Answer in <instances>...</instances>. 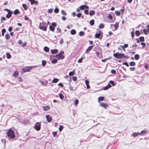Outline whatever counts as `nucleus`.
Returning <instances> with one entry per match:
<instances>
[{"instance_id":"f257e3e1","label":"nucleus","mask_w":149,"mask_h":149,"mask_svg":"<svg viewBox=\"0 0 149 149\" xmlns=\"http://www.w3.org/2000/svg\"><path fill=\"white\" fill-rule=\"evenodd\" d=\"M113 55L115 57L118 59L123 58H128V56H125L124 54L116 53L113 54Z\"/></svg>"},{"instance_id":"f03ea898","label":"nucleus","mask_w":149,"mask_h":149,"mask_svg":"<svg viewBox=\"0 0 149 149\" xmlns=\"http://www.w3.org/2000/svg\"><path fill=\"white\" fill-rule=\"evenodd\" d=\"M7 135L8 138L11 139H14L15 137L14 132L11 129H10L7 131Z\"/></svg>"},{"instance_id":"7ed1b4c3","label":"nucleus","mask_w":149,"mask_h":149,"mask_svg":"<svg viewBox=\"0 0 149 149\" xmlns=\"http://www.w3.org/2000/svg\"><path fill=\"white\" fill-rule=\"evenodd\" d=\"M64 52L63 51L59 53L56 55V57L58 60L63 59L65 56L64 55H63V54H64Z\"/></svg>"},{"instance_id":"20e7f679","label":"nucleus","mask_w":149,"mask_h":149,"mask_svg":"<svg viewBox=\"0 0 149 149\" xmlns=\"http://www.w3.org/2000/svg\"><path fill=\"white\" fill-rule=\"evenodd\" d=\"M33 67H36V66H26L22 68V70L24 72H29L32 69Z\"/></svg>"},{"instance_id":"39448f33","label":"nucleus","mask_w":149,"mask_h":149,"mask_svg":"<svg viewBox=\"0 0 149 149\" xmlns=\"http://www.w3.org/2000/svg\"><path fill=\"white\" fill-rule=\"evenodd\" d=\"M41 124L40 123H37L35 124L34 128L37 131L39 130L40 129Z\"/></svg>"},{"instance_id":"423d86ee","label":"nucleus","mask_w":149,"mask_h":149,"mask_svg":"<svg viewBox=\"0 0 149 149\" xmlns=\"http://www.w3.org/2000/svg\"><path fill=\"white\" fill-rule=\"evenodd\" d=\"M42 108L43 109V110L44 111H47L50 109V107L49 105L46 106H43Z\"/></svg>"},{"instance_id":"0eeeda50","label":"nucleus","mask_w":149,"mask_h":149,"mask_svg":"<svg viewBox=\"0 0 149 149\" xmlns=\"http://www.w3.org/2000/svg\"><path fill=\"white\" fill-rule=\"evenodd\" d=\"M46 118L48 122H50L52 121V118L49 115H47Z\"/></svg>"},{"instance_id":"6e6552de","label":"nucleus","mask_w":149,"mask_h":149,"mask_svg":"<svg viewBox=\"0 0 149 149\" xmlns=\"http://www.w3.org/2000/svg\"><path fill=\"white\" fill-rule=\"evenodd\" d=\"M93 46H90L88 47V48L86 49V53H87L89 52L90 50L92 49L93 48Z\"/></svg>"},{"instance_id":"1a4fd4ad","label":"nucleus","mask_w":149,"mask_h":149,"mask_svg":"<svg viewBox=\"0 0 149 149\" xmlns=\"http://www.w3.org/2000/svg\"><path fill=\"white\" fill-rule=\"evenodd\" d=\"M100 105L102 107L106 108L108 105L107 104L104 103L103 102H101L100 104Z\"/></svg>"},{"instance_id":"9d476101","label":"nucleus","mask_w":149,"mask_h":149,"mask_svg":"<svg viewBox=\"0 0 149 149\" xmlns=\"http://www.w3.org/2000/svg\"><path fill=\"white\" fill-rule=\"evenodd\" d=\"M81 10H83L85 8L87 9L89 7L88 6L85 5H82L80 6Z\"/></svg>"},{"instance_id":"9b49d317","label":"nucleus","mask_w":149,"mask_h":149,"mask_svg":"<svg viewBox=\"0 0 149 149\" xmlns=\"http://www.w3.org/2000/svg\"><path fill=\"white\" fill-rule=\"evenodd\" d=\"M111 87V85L110 84H108L107 86L103 88V90H106Z\"/></svg>"},{"instance_id":"f8f14e48","label":"nucleus","mask_w":149,"mask_h":149,"mask_svg":"<svg viewBox=\"0 0 149 149\" xmlns=\"http://www.w3.org/2000/svg\"><path fill=\"white\" fill-rule=\"evenodd\" d=\"M12 13V11H10V12H8L7 14L6 15V17L7 18H9L11 16V15Z\"/></svg>"},{"instance_id":"ddd939ff","label":"nucleus","mask_w":149,"mask_h":149,"mask_svg":"<svg viewBox=\"0 0 149 149\" xmlns=\"http://www.w3.org/2000/svg\"><path fill=\"white\" fill-rule=\"evenodd\" d=\"M39 28L42 30L46 31L47 30V28L46 27H45L44 26H41L40 25L39 26Z\"/></svg>"},{"instance_id":"4468645a","label":"nucleus","mask_w":149,"mask_h":149,"mask_svg":"<svg viewBox=\"0 0 149 149\" xmlns=\"http://www.w3.org/2000/svg\"><path fill=\"white\" fill-rule=\"evenodd\" d=\"M140 135V133L139 132H134L133 133L132 135L131 136H133L134 137H136L138 135Z\"/></svg>"},{"instance_id":"2eb2a0df","label":"nucleus","mask_w":149,"mask_h":149,"mask_svg":"<svg viewBox=\"0 0 149 149\" xmlns=\"http://www.w3.org/2000/svg\"><path fill=\"white\" fill-rule=\"evenodd\" d=\"M58 52V50L57 49H52L51 50V52L52 54H56Z\"/></svg>"},{"instance_id":"dca6fc26","label":"nucleus","mask_w":149,"mask_h":149,"mask_svg":"<svg viewBox=\"0 0 149 149\" xmlns=\"http://www.w3.org/2000/svg\"><path fill=\"white\" fill-rule=\"evenodd\" d=\"M22 6L24 10H26L28 9V7L27 5L25 4H23L22 5Z\"/></svg>"},{"instance_id":"f3484780","label":"nucleus","mask_w":149,"mask_h":149,"mask_svg":"<svg viewBox=\"0 0 149 149\" xmlns=\"http://www.w3.org/2000/svg\"><path fill=\"white\" fill-rule=\"evenodd\" d=\"M148 132V131L146 130H144L142 131L140 133V135H142L143 134L146 133Z\"/></svg>"},{"instance_id":"a211bd4d","label":"nucleus","mask_w":149,"mask_h":149,"mask_svg":"<svg viewBox=\"0 0 149 149\" xmlns=\"http://www.w3.org/2000/svg\"><path fill=\"white\" fill-rule=\"evenodd\" d=\"M119 26V24L118 23H116L114 25V26L115 27L114 31L116 30L118 28Z\"/></svg>"},{"instance_id":"6ab92c4d","label":"nucleus","mask_w":149,"mask_h":149,"mask_svg":"<svg viewBox=\"0 0 149 149\" xmlns=\"http://www.w3.org/2000/svg\"><path fill=\"white\" fill-rule=\"evenodd\" d=\"M135 34L136 36H140V33L139 31L136 30L135 31Z\"/></svg>"},{"instance_id":"aec40b11","label":"nucleus","mask_w":149,"mask_h":149,"mask_svg":"<svg viewBox=\"0 0 149 149\" xmlns=\"http://www.w3.org/2000/svg\"><path fill=\"white\" fill-rule=\"evenodd\" d=\"M128 45L127 44H125V45H124V46H122V45H120V47H121L124 50V48H127V47H128Z\"/></svg>"},{"instance_id":"412c9836","label":"nucleus","mask_w":149,"mask_h":149,"mask_svg":"<svg viewBox=\"0 0 149 149\" xmlns=\"http://www.w3.org/2000/svg\"><path fill=\"white\" fill-rule=\"evenodd\" d=\"M136 65L134 61H132L130 63V66H134Z\"/></svg>"},{"instance_id":"4be33fe9","label":"nucleus","mask_w":149,"mask_h":149,"mask_svg":"<svg viewBox=\"0 0 149 149\" xmlns=\"http://www.w3.org/2000/svg\"><path fill=\"white\" fill-rule=\"evenodd\" d=\"M70 33L72 35H74L76 33V31L75 30L73 29L71 31Z\"/></svg>"},{"instance_id":"5701e85b","label":"nucleus","mask_w":149,"mask_h":149,"mask_svg":"<svg viewBox=\"0 0 149 149\" xmlns=\"http://www.w3.org/2000/svg\"><path fill=\"white\" fill-rule=\"evenodd\" d=\"M44 50L47 52H48L49 51V48L47 47H46V46H45L44 47Z\"/></svg>"},{"instance_id":"b1692460","label":"nucleus","mask_w":149,"mask_h":149,"mask_svg":"<svg viewBox=\"0 0 149 149\" xmlns=\"http://www.w3.org/2000/svg\"><path fill=\"white\" fill-rule=\"evenodd\" d=\"M104 97H99L98 98V101L99 102L100 101H103L104 100Z\"/></svg>"},{"instance_id":"393cba45","label":"nucleus","mask_w":149,"mask_h":149,"mask_svg":"<svg viewBox=\"0 0 149 149\" xmlns=\"http://www.w3.org/2000/svg\"><path fill=\"white\" fill-rule=\"evenodd\" d=\"M59 81V79L57 78H54L52 81L53 83H56Z\"/></svg>"},{"instance_id":"a878e982","label":"nucleus","mask_w":149,"mask_h":149,"mask_svg":"<svg viewBox=\"0 0 149 149\" xmlns=\"http://www.w3.org/2000/svg\"><path fill=\"white\" fill-rule=\"evenodd\" d=\"M95 14L94 11L93 10H91L89 13V14L91 16L94 15Z\"/></svg>"},{"instance_id":"bb28decb","label":"nucleus","mask_w":149,"mask_h":149,"mask_svg":"<svg viewBox=\"0 0 149 149\" xmlns=\"http://www.w3.org/2000/svg\"><path fill=\"white\" fill-rule=\"evenodd\" d=\"M134 57L136 60H138L140 58L139 55L137 54H136L134 56Z\"/></svg>"},{"instance_id":"cd10ccee","label":"nucleus","mask_w":149,"mask_h":149,"mask_svg":"<svg viewBox=\"0 0 149 149\" xmlns=\"http://www.w3.org/2000/svg\"><path fill=\"white\" fill-rule=\"evenodd\" d=\"M6 57H7V58H8V59H10L11 57V55L9 53H7L6 54Z\"/></svg>"},{"instance_id":"c85d7f7f","label":"nucleus","mask_w":149,"mask_h":149,"mask_svg":"<svg viewBox=\"0 0 149 149\" xmlns=\"http://www.w3.org/2000/svg\"><path fill=\"white\" fill-rule=\"evenodd\" d=\"M49 28L50 30L54 32L55 30V28L54 27L50 25L49 26Z\"/></svg>"},{"instance_id":"c756f323","label":"nucleus","mask_w":149,"mask_h":149,"mask_svg":"<svg viewBox=\"0 0 149 149\" xmlns=\"http://www.w3.org/2000/svg\"><path fill=\"white\" fill-rule=\"evenodd\" d=\"M42 65L43 67H44L46 64V62L45 60H43L42 62Z\"/></svg>"},{"instance_id":"7c9ffc66","label":"nucleus","mask_w":149,"mask_h":149,"mask_svg":"<svg viewBox=\"0 0 149 149\" xmlns=\"http://www.w3.org/2000/svg\"><path fill=\"white\" fill-rule=\"evenodd\" d=\"M18 73L17 72H15L13 74V76L15 77H16L18 75Z\"/></svg>"},{"instance_id":"2f4dec72","label":"nucleus","mask_w":149,"mask_h":149,"mask_svg":"<svg viewBox=\"0 0 149 149\" xmlns=\"http://www.w3.org/2000/svg\"><path fill=\"white\" fill-rule=\"evenodd\" d=\"M19 12L18 9H16L14 11V14L15 15H17V14H18L19 13Z\"/></svg>"},{"instance_id":"473e14b6","label":"nucleus","mask_w":149,"mask_h":149,"mask_svg":"<svg viewBox=\"0 0 149 149\" xmlns=\"http://www.w3.org/2000/svg\"><path fill=\"white\" fill-rule=\"evenodd\" d=\"M100 33H96L95 35V37L96 38H99V37L100 36Z\"/></svg>"},{"instance_id":"72a5a7b5","label":"nucleus","mask_w":149,"mask_h":149,"mask_svg":"<svg viewBox=\"0 0 149 149\" xmlns=\"http://www.w3.org/2000/svg\"><path fill=\"white\" fill-rule=\"evenodd\" d=\"M143 31V33L145 34H147L148 33V32H149L148 31V30L146 29H144Z\"/></svg>"},{"instance_id":"f704fd0d","label":"nucleus","mask_w":149,"mask_h":149,"mask_svg":"<svg viewBox=\"0 0 149 149\" xmlns=\"http://www.w3.org/2000/svg\"><path fill=\"white\" fill-rule=\"evenodd\" d=\"M104 26L103 24H100L99 26V28L100 29H102L104 28Z\"/></svg>"},{"instance_id":"c9c22d12","label":"nucleus","mask_w":149,"mask_h":149,"mask_svg":"<svg viewBox=\"0 0 149 149\" xmlns=\"http://www.w3.org/2000/svg\"><path fill=\"white\" fill-rule=\"evenodd\" d=\"M5 37L6 38V40H8L10 39V36L9 34H6Z\"/></svg>"},{"instance_id":"e433bc0d","label":"nucleus","mask_w":149,"mask_h":149,"mask_svg":"<svg viewBox=\"0 0 149 149\" xmlns=\"http://www.w3.org/2000/svg\"><path fill=\"white\" fill-rule=\"evenodd\" d=\"M90 24L91 25H93L94 24V19H92L90 21Z\"/></svg>"},{"instance_id":"4c0bfd02","label":"nucleus","mask_w":149,"mask_h":149,"mask_svg":"<svg viewBox=\"0 0 149 149\" xmlns=\"http://www.w3.org/2000/svg\"><path fill=\"white\" fill-rule=\"evenodd\" d=\"M74 72H75V71H74V70H73L72 71L70 72L69 73V75L70 76L74 75Z\"/></svg>"},{"instance_id":"58836bf2","label":"nucleus","mask_w":149,"mask_h":149,"mask_svg":"<svg viewBox=\"0 0 149 149\" xmlns=\"http://www.w3.org/2000/svg\"><path fill=\"white\" fill-rule=\"evenodd\" d=\"M57 60L56 59H54L52 60L51 62L53 64L57 62Z\"/></svg>"},{"instance_id":"ea45409f","label":"nucleus","mask_w":149,"mask_h":149,"mask_svg":"<svg viewBox=\"0 0 149 149\" xmlns=\"http://www.w3.org/2000/svg\"><path fill=\"white\" fill-rule=\"evenodd\" d=\"M139 39L141 42H143L144 41V38L143 37H140L139 38Z\"/></svg>"},{"instance_id":"a19ab883","label":"nucleus","mask_w":149,"mask_h":149,"mask_svg":"<svg viewBox=\"0 0 149 149\" xmlns=\"http://www.w3.org/2000/svg\"><path fill=\"white\" fill-rule=\"evenodd\" d=\"M40 82L43 86H46L47 85V81L46 83H45V84L44 83V82L42 81H40Z\"/></svg>"},{"instance_id":"79ce46f5","label":"nucleus","mask_w":149,"mask_h":149,"mask_svg":"<svg viewBox=\"0 0 149 149\" xmlns=\"http://www.w3.org/2000/svg\"><path fill=\"white\" fill-rule=\"evenodd\" d=\"M1 31H2V36H4V33L6 32L5 29H2L1 30Z\"/></svg>"},{"instance_id":"37998d69","label":"nucleus","mask_w":149,"mask_h":149,"mask_svg":"<svg viewBox=\"0 0 149 149\" xmlns=\"http://www.w3.org/2000/svg\"><path fill=\"white\" fill-rule=\"evenodd\" d=\"M84 32L83 31H80L79 33V35L80 36H82L84 35Z\"/></svg>"},{"instance_id":"c03bdc74","label":"nucleus","mask_w":149,"mask_h":149,"mask_svg":"<svg viewBox=\"0 0 149 149\" xmlns=\"http://www.w3.org/2000/svg\"><path fill=\"white\" fill-rule=\"evenodd\" d=\"M61 13L62 15H67L66 13L63 10H62L61 11Z\"/></svg>"},{"instance_id":"a18cd8bd","label":"nucleus","mask_w":149,"mask_h":149,"mask_svg":"<svg viewBox=\"0 0 149 149\" xmlns=\"http://www.w3.org/2000/svg\"><path fill=\"white\" fill-rule=\"evenodd\" d=\"M57 24L56 22H53L52 23V26L54 27H55L56 26Z\"/></svg>"},{"instance_id":"49530a36","label":"nucleus","mask_w":149,"mask_h":149,"mask_svg":"<svg viewBox=\"0 0 149 149\" xmlns=\"http://www.w3.org/2000/svg\"><path fill=\"white\" fill-rule=\"evenodd\" d=\"M53 10L52 8H50L48 10L47 12L48 13H51L52 12Z\"/></svg>"},{"instance_id":"de8ad7c7","label":"nucleus","mask_w":149,"mask_h":149,"mask_svg":"<svg viewBox=\"0 0 149 149\" xmlns=\"http://www.w3.org/2000/svg\"><path fill=\"white\" fill-rule=\"evenodd\" d=\"M116 15L117 16H119L120 14V12L119 11H116L115 12Z\"/></svg>"},{"instance_id":"09e8293b","label":"nucleus","mask_w":149,"mask_h":149,"mask_svg":"<svg viewBox=\"0 0 149 149\" xmlns=\"http://www.w3.org/2000/svg\"><path fill=\"white\" fill-rule=\"evenodd\" d=\"M133 31L131 32V36L132 38H133L134 37V29H133Z\"/></svg>"},{"instance_id":"8fccbe9b","label":"nucleus","mask_w":149,"mask_h":149,"mask_svg":"<svg viewBox=\"0 0 149 149\" xmlns=\"http://www.w3.org/2000/svg\"><path fill=\"white\" fill-rule=\"evenodd\" d=\"M69 89L70 90V91H73L74 90V87L71 86H69Z\"/></svg>"},{"instance_id":"3c124183","label":"nucleus","mask_w":149,"mask_h":149,"mask_svg":"<svg viewBox=\"0 0 149 149\" xmlns=\"http://www.w3.org/2000/svg\"><path fill=\"white\" fill-rule=\"evenodd\" d=\"M29 1L31 2V4H34L36 1L34 0H29Z\"/></svg>"},{"instance_id":"603ef678","label":"nucleus","mask_w":149,"mask_h":149,"mask_svg":"<svg viewBox=\"0 0 149 149\" xmlns=\"http://www.w3.org/2000/svg\"><path fill=\"white\" fill-rule=\"evenodd\" d=\"M58 12H59V9L57 8H55V9L54 10V12L55 13H57Z\"/></svg>"},{"instance_id":"864d4df0","label":"nucleus","mask_w":149,"mask_h":149,"mask_svg":"<svg viewBox=\"0 0 149 149\" xmlns=\"http://www.w3.org/2000/svg\"><path fill=\"white\" fill-rule=\"evenodd\" d=\"M63 127L62 125H60L59 128V130L60 131H61L62 130L63 128Z\"/></svg>"},{"instance_id":"5fc2aeb1","label":"nucleus","mask_w":149,"mask_h":149,"mask_svg":"<svg viewBox=\"0 0 149 149\" xmlns=\"http://www.w3.org/2000/svg\"><path fill=\"white\" fill-rule=\"evenodd\" d=\"M109 84H111L113 86L115 85L114 81H110Z\"/></svg>"},{"instance_id":"6e6d98bb","label":"nucleus","mask_w":149,"mask_h":149,"mask_svg":"<svg viewBox=\"0 0 149 149\" xmlns=\"http://www.w3.org/2000/svg\"><path fill=\"white\" fill-rule=\"evenodd\" d=\"M57 31L56 32L57 33H61V29L59 28H58L57 29Z\"/></svg>"},{"instance_id":"4d7b16f0","label":"nucleus","mask_w":149,"mask_h":149,"mask_svg":"<svg viewBox=\"0 0 149 149\" xmlns=\"http://www.w3.org/2000/svg\"><path fill=\"white\" fill-rule=\"evenodd\" d=\"M59 96L60 98L61 99H63V98H64V96L61 94H59Z\"/></svg>"},{"instance_id":"13d9d810","label":"nucleus","mask_w":149,"mask_h":149,"mask_svg":"<svg viewBox=\"0 0 149 149\" xmlns=\"http://www.w3.org/2000/svg\"><path fill=\"white\" fill-rule=\"evenodd\" d=\"M141 44L143 45L142 47V49H143L146 45V44L144 42H141Z\"/></svg>"},{"instance_id":"bf43d9fd","label":"nucleus","mask_w":149,"mask_h":149,"mask_svg":"<svg viewBox=\"0 0 149 149\" xmlns=\"http://www.w3.org/2000/svg\"><path fill=\"white\" fill-rule=\"evenodd\" d=\"M130 69L132 71H134L135 70V67H130Z\"/></svg>"},{"instance_id":"052dcab7","label":"nucleus","mask_w":149,"mask_h":149,"mask_svg":"<svg viewBox=\"0 0 149 149\" xmlns=\"http://www.w3.org/2000/svg\"><path fill=\"white\" fill-rule=\"evenodd\" d=\"M108 19H112V17L111 15L110 14L109 15L108 17Z\"/></svg>"},{"instance_id":"680f3d73","label":"nucleus","mask_w":149,"mask_h":149,"mask_svg":"<svg viewBox=\"0 0 149 149\" xmlns=\"http://www.w3.org/2000/svg\"><path fill=\"white\" fill-rule=\"evenodd\" d=\"M111 72L113 74H115L116 73V71L114 70H111Z\"/></svg>"},{"instance_id":"e2e57ef3","label":"nucleus","mask_w":149,"mask_h":149,"mask_svg":"<svg viewBox=\"0 0 149 149\" xmlns=\"http://www.w3.org/2000/svg\"><path fill=\"white\" fill-rule=\"evenodd\" d=\"M52 134L54 137H55L57 135L56 132H53L52 133Z\"/></svg>"},{"instance_id":"0e129e2a","label":"nucleus","mask_w":149,"mask_h":149,"mask_svg":"<svg viewBox=\"0 0 149 149\" xmlns=\"http://www.w3.org/2000/svg\"><path fill=\"white\" fill-rule=\"evenodd\" d=\"M84 13L86 15H88V11L87 9H85L84 10Z\"/></svg>"},{"instance_id":"69168bd1","label":"nucleus","mask_w":149,"mask_h":149,"mask_svg":"<svg viewBox=\"0 0 149 149\" xmlns=\"http://www.w3.org/2000/svg\"><path fill=\"white\" fill-rule=\"evenodd\" d=\"M81 15V13H79L77 14V16L78 17H80Z\"/></svg>"},{"instance_id":"338daca9","label":"nucleus","mask_w":149,"mask_h":149,"mask_svg":"<svg viewBox=\"0 0 149 149\" xmlns=\"http://www.w3.org/2000/svg\"><path fill=\"white\" fill-rule=\"evenodd\" d=\"M123 65H126L127 67H128L129 66V65L128 64L127 62H124L123 64Z\"/></svg>"},{"instance_id":"774afa93","label":"nucleus","mask_w":149,"mask_h":149,"mask_svg":"<svg viewBox=\"0 0 149 149\" xmlns=\"http://www.w3.org/2000/svg\"><path fill=\"white\" fill-rule=\"evenodd\" d=\"M63 39L62 38H61V40L60 41V44H62L63 43Z\"/></svg>"}]
</instances>
